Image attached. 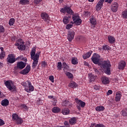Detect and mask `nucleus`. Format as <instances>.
<instances>
[{"label": "nucleus", "instance_id": "obj_48", "mask_svg": "<svg viewBox=\"0 0 127 127\" xmlns=\"http://www.w3.org/2000/svg\"><path fill=\"white\" fill-rule=\"evenodd\" d=\"M46 66H47V63L45 62H43L42 63V66H43L44 68H45Z\"/></svg>", "mask_w": 127, "mask_h": 127}, {"label": "nucleus", "instance_id": "obj_34", "mask_svg": "<svg viewBox=\"0 0 127 127\" xmlns=\"http://www.w3.org/2000/svg\"><path fill=\"white\" fill-rule=\"evenodd\" d=\"M15 21V20L13 18H10L9 19V23H8L9 25H10V26H11V25H13V24H14Z\"/></svg>", "mask_w": 127, "mask_h": 127}, {"label": "nucleus", "instance_id": "obj_38", "mask_svg": "<svg viewBox=\"0 0 127 127\" xmlns=\"http://www.w3.org/2000/svg\"><path fill=\"white\" fill-rule=\"evenodd\" d=\"M64 126H60V127H70V124H69V123L68 121H64Z\"/></svg>", "mask_w": 127, "mask_h": 127}, {"label": "nucleus", "instance_id": "obj_9", "mask_svg": "<svg viewBox=\"0 0 127 127\" xmlns=\"http://www.w3.org/2000/svg\"><path fill=\"white\" fill-rule=\"evenodd\" d=\"M31 67L30 65H27L26 67L22 70H21L20 73L23 75H26L30 72Z\"/></svg>", "mask_w": 127, "mask_h": 127}, {"label": "nucleus", "instance_id": "obj_51", "mask_svg": "<svg viewBox=\"0 0 127 127\" xmlns=\"http://www.w3.org/2000/svg\"><path fill=\"white\" fill-rule=\"evenodd\" d=\"M4 125V121L2 120V119H0V127H1V126H3Z\"/></svg>", "mask_w": 127, "mask_h": 127}, {"label": "nucleus", "instance_id": "obj_39", "mask_svg": "<svg viewBox=\"0 0 127 127\" xmlns=\"http://www.w3.org/2000/svg\"><path fill=\"white\" fill-rule=\"evenodd\" d=\"M5 57V52H1L0 54V59H3Z\"/></svg>", "mask_w": 127, "mask_h": 127}, {"label": "nucleus", "instance_id": "obj_45", "mask_svg": "<svg viewBox=\"0 0 127 127\" xmlns=\"http://www.w3.org/2000/svg\"><path fill=\"white\" fill-rule=\"evenodd\" d=\"M72 27H73V25L70 24L66 25L65 26L66 29H70V28H72Z\"/></svg>", "mask_w": 127, "mask_h": 127}, {"label": "nucleus", "instance_id": "obj_19", "mask_svg": "<svg viewBox=\"0 0 127 127\" xmlns=\"http://www.w3.org/2000/svg\"><path fill=\"white\" fill-rule=\"evenodd\" d=\"M5 85L6 86V88L9 90V91H11V90H13V87L11 86L10 82L8 80L5 82Z\"/></svg>", "mask_w": 127, "mask_h": 127}, {"label": "nucleus", "instance_id": "obj_59", "mask_svg": "<svg viewBox=\"0 0 127 127\" xmlns=\"http://www.w3.org/2000/svg\"><path fill=\"white\" fill-rule=\"evenodd\" d=\"M49 99H54L53 96H48Z\"/></svg>", "mask_w": 127, "mask_h": 127}, {"label": "nucleus", "instance_id": "obj_63", "mask_svg": "<svg viewBox=\"0 0 127 127\" xmlns=\"http://www.w3.org/2000/svg\"><path fill=\"white\" fill-rule=\"evenodd\" d=\"M99 1L104 3V1H105V0H100Z\"/></svg>", "mask_w": 127, "mask_h": 127}, {"label": "nucleus", "instance_id": "obj_32", "mask_svg": "<svg viewBox=\"0 0 127 127\" xmlns=\"http://www.w3.org/2000/svg\"><path fill=\"white\" fill-rule=\"evenodd\" d=\"M60 111H61V109H60V108H59V107H55L52 109V112L53 113H59V112H60Z\"/></svg>", "mask_w": 127, "mask_h": 127}, {"label": "nucleus", "instance_id": "obj_50", "mask_svg": "<svg viewBox=\"0 0 127 127\" xmlns=\"http://www.w3.org/2000/svg\"><path fill=\"white\" fill-rule=\"evenodd\" d=\"M41 1H42V0H34V2L36 3V4H38V3L41 2Z\"/></svg>", "mask_w": 127, "mask_h": 127}, {"label": "nucleus", "instance_id": "obj_16", "mask_svg": "<svg viewBox=\"0 0 127 127\" xmlns=\"http://www.w3.org/2000/svg\"><path fill=\"white\" fill-rule=\"evenodd\" d=\"M103 4H104V3H103V2H101V1H99L98 2L97 4H96V10L97 11H99V10H100V9H101V8H102V7H103Z\"/></svg>", "mask_w": 127, "mask_h": 127}, {"label": "nucleus", "instance_id": "obj_49", "mask_svg": "<svg viewBox=\"0 0 127 127\" xmlns=\"http://www.w3.org/2000/svg\"><path fill=\"white\" fill-rule=\"evenodd\" d=\"M112 94H113V91L112 90H109L107 92V96H110V95H112Z\"/></svg>", "mask_w": 127, "mask_h": 127}, {"label": "nucleus", "instance_id": "obj_1", "mask_svg": "<svg viewBox=\"0 0 127 127\" xmlns=\"http://www.w3.org/2000/svg\"><path fill=\"white\" fill-rule=\"evenodd\" d=\"M40 52H38L36 53V48H33L32 49L31 52L30 53L31 59L33 60L32 65V68L34 69L36 67L38 64V61L39 60V56L40 55Z\"/></svg>", "mask_w": 127, "mask_h": 127}, {"label": "nucleus", "instance_id": "obj_56", "mask_svg": "<svg viewBox=\"0 0 127 127\" xmlns=\"http://www.w3.org/2000/svg\"><path fill=\"white\" fill-rule=\"evenodd\" d=\"M84 65H85V66H89V64H88V63L87 62H84Z\"/></svg>", "mask_w": 127, "mask_h": 127}, {"label": "nucleus", "instance_id": "obj_60", "mask_svg": "<svg viewBox=\"0 0 127 127\" xmlns=\"http://www.w3.org/2000/svg\"><path fill=\"white\" fill-rule=\"evenodd\" d=\"M77 107L78 110H81V107H80V105H77Z\"/></svg>", "mask_w": 127, "mask_h": 127}, {"label": "nucleus", "instance_id": "obj_15", "mask_svg": "<svg viewBox=\"0 0 127 127\" xmlns=\"http://www.w3.org/2000/svg\"><path fill=\"white\" fill-rule=\"evenodd\" d=\"M101 81L103 84L104 85H107V84H109L110 83V79L109 78L106 76H103L101 77Z\"/></svg>", "mask_w": 127, "mask_h": 127}, {"label": "nucleus", "instance_id": "obj_33", "mask_svg": "<svg viewBox=\"0 0 127 127\" xmlns=\"http://www.w3.org/2000/svg\"><path fill=\"white\" fill-rule=\"evenodd\" d=\"M71 63L73 65H76V64H78V60L77 58H73L71 59Z\"/></svg>", "mask_w": 127, "mask_h": 127}, {"label": "nucleus", "instance_id": "obj_64", "mask_svg": "<svg viewBox=\"0 0 127 127\" xmlns=\"http://www.w3.org/2000/svg\"><path fill=\"white\" fill-rule=\"evenodd\" d=\"M23 108H24V109H25V110H26V109H27V107L26 106H23Z\"/></svg>", "mask_w": 127, "mask_h": 127}, {"label": "nucleus", "instance_id": "obj_46", "mask_svg": "<svg viewBox=\"0 0 127 127\" xmlns=\"http://www.w3.org/2000/svg\"><path fill=\"white\" fill-rule=\"evenodd\" d=\"M4 32V27L3 26L0 25V33Z\"/></svg>", "mask_w": 127, "mask_h": 127}, {"label": "nucleus", "instance_id": "obj_14", "mask_svg": "<svg viewBox=\"0 0 127 127\" xmlns=\"http://www.w3.org/2000/svg\"><path fill=\"white\" fill-rule=\"evenodd\" d=\"M75 102L77 104V105L80 106L81 108H84V107L86 106V103H85V102H83L81 100H79V99L77 98L75 99Z\"/></svg>", "mask_w": 127, "mask_h": 127}, {"label": "nucleus", "instance_id": "obj_36", "mask_svg": "<svg viewBox=\"0 0 127 127\" xmlns=\"http://www.w3.org/2000/svg\"><path fill=\"white\" fill-rule=\"evenodd\" d=\"M16 122H17V125H21L22 123H23V121L20 117H19L16 120Z\"/></svg>", "mask_w": 127, "mask_h": 127}, {"label": "nucleus", "instance_id": "obj_10", "mask_svg": "<svg viewBox=\"0 0 127 127\" xmlns=\"http://www.w3.org/2000/svg\"><path fill=\"white\" fill-rule=\"evenodd\" d=\"M26 66V64L23 63V62H18L17 64V66L16 69H20V70H22L23 68H24Z\"/></svg>", "mask_w": 127, "mask_h": 127}, {"label": "nucleus", "instance_id": "obj_3", "mask_svg": "<svg viewBox=\"0 0 127 127\" xmlns=\"http://www.w3.org/2000/svg\"><path fill=\"white\" fill-rule=\"evenodd\" d=\"M21 85L24 87L25 91L27 93H30V92H33L34 91V87L31 84V82L30 80L22 82Z\"/></svg>", "mask_w": 127, "mask_h": 127}, {"label": "nucleus", "instance_id": "obj_7", "mask_svg": "<svg viewBox=\"0 0 127 127\" xmlns=\"http://www.w3.org/2000/svg\"><path fill=\"white\" fill-rule=\"evenodd\" d=\"M41 17L43 19L44 21L47 22V23H49L50 21V17L49 15L46 12H43L41 14Z\"/></svg>", "mask_w": 127, "mask_h": 127}, {"label": "nucleus", "instance_id": "obj_61", "mask_svg": "<svg viewBox=\"0 0 127 127\" xmlns=\"http://www.w3.org/2000/svg\"><path fill=\"white\" fill-rule=\"evenodd\" d=\"M54 102L55 103V104H54V106H55V105H56V103H57V100H54Z\"/></svg>", "mask_w": 127, "mask_h": 127}, {"label": "nucleus", "instance_id": "obj_25", "mask_svg": "<svg viewBox=\"0 0 127 127\" xmlns=\"http://www.w3.org/2000/svg\"><path fill=\"white\" fill-rule=\"evenodd\" d=\"M62 113L64 115H69L70 114V110L68 108H64L62 109Z\"/></svg>", "mask_w": 127, "mask_h": 127}, {"label": "nucleus", "instance_id": "obj_55", "mask_svg": "<svg viewBox=\"0 0 127 127\" xmlns=\"http://www.w3.org/2000/svg\"><path fill=\"white\" fill-rule=\"evenodd\" d=\"M15 45L16 46H18H18H19L20 45V42H18V43H16L15 44Z\"/></svg>", "mask_w": 127, "mask_h": 127}, {"label": "nucleus", "instance_id": "obj_27", "mask_svg": "<svg viewBox=\"0 0 127 127\" xmlns=\"http://www.w3.org/2000/svg\"><path fill=\"white\" fill-rule=\"evenodd\" d=\"M69 18H71V16H65L63 18V22L64 23V24H67V23H69Z\"/></svg>", "mask_w": 127, "mask_h": 127}, {"label": "nucleus", "instance_id": "obj_22", "mask_svg": "<svg viewBox=\"0 0 127 127\" xmlns=\"http://www.w3.org/2000/svg\"><path fill=\"white\" fill-rule=\"evenodd\" d=\"M69 123L70 125H73L77 123V119L76 118L73 117L69 119Z\"/></svg>", "mask_w": 127, "mask_h": 127}, {"label": "nucleus", "instance_id": "obj_17", "mask_svg": "<svg viewBox=\"0 0 127 127\" xmlns=\"http://www.w3.org/2000/svg\"><path fill=\"white\" fill-rule=\"evenodd\" d=\"M126 62L125 61H122L119 64L118 68L119 69H124L126 67Z\"/></svg>", "mask_w": 127, "mask_h": 127}, {"label": "nucleus", "instance_id": "obj_5", "mask_svg": "<svg viewBox=\"0 0 127 127\" xmlns=\"http://www.w3.org/2000/svg\"><path fill=\"white\" fill-rule=\"evenodd\" d=\"M72 19L74 23L76 25H80L82 23V19L80 18V16L77 14H74L72 16Z\"/></svg>", "mask_w": 127, "mask_h": 127}, {"label": "nucleus", "instance_id": "obj_47", "mask_svg": "<svg viewBox=\"0 0 127 127\" xmlns=\"http://www.w3.org/2000/svg\"><path fill=\"white\" fill-rule=\"evenodd\" d=\"M49 80L51 81L52 83H54V76L51 75L49 77Z\"/></svg>", "mask_w": 127, "mask_h": 127}, {"label": "nucleus", "instance_id": "obj_54", "mask_svg": "<svg viewBox=\"0 0 127 127\" xmlns=\"http://www.w3.org/2000/svg\"><path fill=\"white\" fill-rule=\"evenodd\" d=\"M106 2H108V3H112V1L113 0H105Z\"/></svg>", "mask_w": 127, "mask_h": 127}, {"label": "nucleus", "instance_id": "obj_2", "mask_svg": "<svg viewBox=\"0 0 127 127\" xmlns=\"http://www.w3.org/2000/svg\"><path fill=\"white\" fill-rule=\"evenodd\" d=\"M99 65H100V67L101 68H103L105 71V73L107 74V75L111 74V63L109 61H105L99 63Z\"/></svg>", "mask_w": 127, "mask_h": 127}, {"label": "nucleus", "instance_id": "obj_52", "mask_svg": "<svg viewBox=\"0 0 127 127\" xmlns=\"http://www.w3.org/2000/svg\"><path fill=\"white\" fill-rule=\"evenodd\" d=\"M94 71L96 74H97V75H100V71H99V70L97 68H95Z\"/></svg>", "mask_w": 127, "mask_h": 127}, {"label": "nucleus", "instance_id": "obj_23", "mask_svg": "<svg viewBox=\"0 0 127 127\" xmlns=\"http://www.w3.org/2000/svg\"><path fill=\"white\" fill-rule=\"evenodd\" d=\"M88 75L90 82H94V81H95L96 79V76L91 73L89 74Z\"/></svg>", "mask_w": 127, "mask_h": 127}, {"label": "nucleus", "instance_id": "obj_30", "mask_svg": "<svg viewBox=\"0 0 127 127\" xmlns=\"http://www.w3.org/2000/svg\"><path fill=\"white\" fill-rule=\"evenodd\" d=\"M19 3L22 5L28 4L29 3V0H20Z\"/></svg>", "mask_w": 127, "mask_h": 127}, {"label": "nucleus", "instance_id": "obj_42", "mask_svg": "<svg viewBox=\"0 0 127 127\" xmlns=\"http://www.w3.org/2000/svg\"><path fill=\"white\" fill-rule=\"evenodd\" d=\"M103 50H111V47L108 45L103 46Z\"/></svg>", "mask_w": 127, "mask_h": 127}, {"label": "nucleus", "instance_id": "obj_6", "mask_svg": "<svg viewBox=\"0 0 127 127\" xmlns=\"http://www.w3.org/2000/svg\"><path fill=\"white\" fill-rule=\"evenodd\" d=\"M100 59H101V56L97 54H94L91 58V60L93 61L94 64H99L100 65Z\"/></svg>", "mask_w": 127, "mask_h": 127}, {"label": "nucleus", "instance_id": "obj_11", "mask_svg": "<svg viewBox=\"0 0 127 127\" xmlns=\"http://www.w3.org/2000/svg\"><path fill=\"white\" fill-rule=\"evenodd\" d=\"M74 36H75V32L68 31L67 37L68 41H72L74 39Z\"/></svg>", "mask_w": 127, "mask_h": 127}, {"label": "nucleus", "instance_id": "obj_13", "mask_svg": "<svg viewBox=\"0 0 127 127\" xmlns=\"http://www.w3.org/2000/svg\"><path fill=\"white\" fill-rule=\"evenodd\" d=\"M18 42H20V45L18 47L19 50H25V46L24 45V43L22 42V39H19Z\"/></svg>", "mask_w": 127, "mask_h": 127}, {"label": "nucleus", "instance_id": "obj_37", "mask_svg": "<svg viewBox=\"0 0 127 127\" xmlns=\"http://www.w3.org/2000/svg\"><path fill=\"white\" fill-rule=\"evenodd\" d=\"M57 67L59 70H62V63L61 62H58Z\"/></svg>", "mask_w": 127, "mask_h": 127}, {"label": "nucleus", "instance_id": "obj_40", "mask_svg": "<svg viewBox=\"0 0 127 127\" xmlns=\"http://www.w3.org/2000/svg\"><path fill=\"white\" fill-rule=\"evenodd\" d=\"M69 104V101L67 100H64L63 102L62 105L64 107H67L68 105Z\"/></svg>", "mask_w": 127, "mask_h": 127}, {"label": "nucleus", "instance_id": "obj_18", "mask_svg": "<svg viewBox=\"0 0 127 127\" xmlns=\"http://www.w3.org/2000/svg\"><path fill=\"white\" fill-rule=\"evenodd\" d=\"M1 105L2 107H7L9 105V101L7 99H3L1 102Z\"/></svg>", "mask_w": 127, "mask_h": 127}, {"label": "nucleus", "instance_id": "obj_29", "mask_svg": "<svg viewBox=\"0 0 127 127\" xmlns=\"http://www.w3.org/2000/svg\"><path fill=\"white\" fill-rule=\"evenodd\" d=\"M63 66L64 67V71L67 72L69 70V65L66 63H63Z\"/></svg>", "mask_w": 127, "mask_h": 127}, {"label": "nucleus", "instance_id": "obj_28", "mask_svg": "<svg viewBox=\"0 0 127 127\" xmlns=\"http://www.w3.org/2000/svg\"><path fill=\"white\" fill-rule=\"evenodd\" d=\"M95 110L97 112H103L105 110V107L102 106H97L95 108Z\"/></svg>", "mask_w": 127, "mask_h": 127}, {"label": "nucleus", "instance_id": "obj_41", "mask_svg": "<svg viewBox=\"0 0 127 127\" xmlns=\"http://www.w3.org/2000/svg\"><path fill=\"white\" fill-rule=\"evenodd\" d=\"M66 75L69 79H72V78H73V74L70 72H67L66 73Z\"/></svg>", "mask_w": 127, "mask_h": 127}, {"label": "nucleus", "instance_id": "obj_31", "mask_svg": "<svg viewBox=\"0 0 127 127\" xmlns=\"http://www.w3.org/2000/svg\"><path fill=\"white\" fill-rule=\"evenodd\" d=\"M90 21L91 24H93V25L97 24V20H96V18H94V17H92L90 19Z\"/></svg>", "mask_w": 127, "mask_h": 127}, {"label": "nucleus", "instance_id": "obj_43", "mask_svg": "<svg viewBox=\"0 0 127 127\" xmlns=\"http://www.w3.org/2000/svg\"><path fill=\"white\" fill-rule=\"evenodd\" d=\"M123 17L127 18V10L124 11L122 13Z\"/></svg>", "mask_w": 127, "mask_h": 127}, {"label": "nucleus", "instance_id": "obj_4", "mask_svg": "<svg viewBox=\"0 0 127 127\" xmlns=\"http://www.w3.org/2000/svg\"><path fill=\"white\" fill-rule=\"evenodd\" d=\"M19 58H20V57H18L17 58H15V57H14V55L13 54H9L6 59V62L7 64H8L9 63L10 64H12L13 63H14L15 61L18 60Z\"/></svg>", "mask_w": 127, "mask_h": 127}, {"label": "nucleus", "instance_id": "obj_8", "mask_svg": "<svg viewBox=\"0 0 127 127\" xmlns=\"http://www.w3.org/2000/svg\"><path fill=\"white\" fill-rule=\"evenodd\" d=\"M60 11L63 13L64 12H67V13H68V14H73L74 13V12H73V10L71 9V8L68 6H66L64 8L61 9Z\"/></svg>", "mask_w": 127, "mask_h": 127}, {"label": "nucleus", "instance_id": "obj_35", "mask_svg": "<svg viewBox=\"0 0 127 127\" xmlns=\"http://www.w3.org/2000/svg\"><path fill=\"white\" fill-rule=\"evenodd\" d=\"M12 118L13 121H16L19 118V117L16 114H13L12 115Z\"/></svg>", "mask_w": 127, "mask_h": 127}, {"label": "nucleus", "instance_id": "obj_26", "mask_svg": "<svg viewBox=\"0 0 127 127\" xmlns=\"http://www.w3.org/2000/svg\"><path fill=\"white\" fill-rule=\"evenodd\" d=\"M122 97V94L121 93L117 92L116 94V96L115 97L116 102H120L121 101V97Z\"/></svg>", "mask_w": 127, "mask_h": 127}, {"label": "nucleus", "instance_id": "obj_12", "mask_svg": "<svg viewBox=\"0 0 127 127\" xmlns=\"http://www.w3.org/2000/svg\"><path fill=\"white\" fill-rule=\"evenodd\" d=\"M119 8V4L117 2H114V4H113L111 5V9L113 11V12H117L118 11V9Z\"/></svg>", "mask_w": 127, "mask_h": 127}, {"label": "nucleus", "instance_id": "obj_62", "mask_svg": "<svg viewBox=\"0 0 127 127\" xmlns=\"http://www.w3.org/2000/svg\"><path fill=\"white\" fill-rule=\"evenodd\" d=\"M0 50H1V52H4V51H3V48L0 47Z\"/></svg>", "mask_w": 127, "mask_h": 127}, {"label": "nucleus", "instance_id": "obj_44", "mask_svg": "<svg viewBox=\"0 0 127 127\" xmlns=\"http://www.w3.org/2000/svg\"><path fill=\"white\" fill-rule=\"evenodd\" d=\"M121 114L123 117H127V112L126 111L122 110Z\"/></svg>", "mask_w": 127, "mask_h": 127}, {"label": "nucleus", "instance_id": "obj_21", "mask_svg": "<svg viewBox=\"0 0 127 127\" xmlns=\"http://www.w3.org/2000/svg\"><path fill=\"white\" fill-rule=\"evenodd\" d=\"M68 87H70V88H73L74 89L78 87V84H77V83L74 81H71L68 85Z\"/></svg>", "mask_w": 127, "mask_h": 127}, {"label": "nucleus", "instance_id": "obj_53", "mask_svg": "<svg viewBox=\"0 0 127 127\" xmlns=\"http://www.w3.org/2000/svg\"><path fill=\"white\" fill-rule=\"evenodd\" d=\"M94 89H95V90H100V86H96V85L94 86Z\"/></svg>", "mask_w": 127, "mask_h": 127}, {"label": "nucleus", "instance_id": "obj_20", "mask_svg": "<svg viewBox=\"0 0 127 127\" xmlns=\"http://www.w3.org/2000/svg\"><path fill=\"white\" fill-rule=\"evenodd\" d=\"M108 39L110 44H113V43H115V41H116V39H115V37L112 36H108Z\"/></svg>", "mask_w": 127, "mask_h": 127}, {"label": "nucleus", "instance_id": "obj_58", "mask_svg": "<svg viewBox=\"0 0 127 127\" xmlns=\"http://www.w3.org/2000/svg\"><path fill=\"white\" fill-rule=\"evenodd\" d=\"M12 41H14V40H15V36H13L11 37Z\"/></svg>", "mask_w": 127, "mask_h": 127}, {"label": "nucleus", "instance_id": "obj_57", "mask_svg": "<svg viewBox=\"0 0 127 127\" xmlns=\"http://www.w3.org/2000/svg\"><path fill=\"white\" fill-rule=\"evenodd\" d=\"M96 126V124L95 123H92L90 127H94V126Z\"/></svg>", "mask_w": 127, "mask_h": 127}, {"label": "nucleus", "instance_id": "obj_24", "mask_svg": "<svg viewBox=\"0 0 127 127\" xmlns=\"http://www.w3.org/2000/svg\"><path fill=\"white\" fill-rule=\"evenodd\" d=\"M92 55V52H88L86 54H84L82 56L83 59L86 60L87 58H89L91 57V55Z\"/></svg>", "mask_w": 127, "mask_h": 127}]
</instances>
